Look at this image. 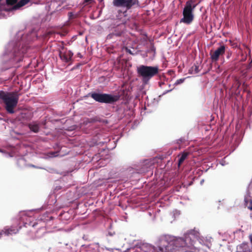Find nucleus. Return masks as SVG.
I'll use <instances>...</instances> for the list:
<instances>
[{
  "instance_id": "obj_11",
  "label": "nucleus",
  "mask_w": 252,
  "mask_h": 252,
  "mask_svg": "<svg viewBox=\"0 0 252 252\" xmlns=\"http://www.w3.org/2000/svg\"><path fill=\"white\" fill-rule=\"evenodd\" d=\"M30 0H21L13 7V9H18L19 8L25 5L29 2Z\"/></svg>"
},
{
  "instance_id": "obj_7",
  "label": "nucleus",
  "mask_w": 252,
  "mask_h": 252,
  "mask_svg": "<svg viewBox=\"0 0 252 252\" xmlns=\"http://www.w3.org/2000/svg\"><path fill=\"white\" fill-rule=\"evenodd\" d=\"M138 2L137 0H113V4L116 6L125 7L130 8Z\"/></svg>"
},
{
  "instance_id": "obj_23",
  "label": "nucleus",
  "mask_w": 252,
  "mask_h": 252,
  "mask_svg": "<svg viewBox=\"0 0 252 252\" xmlns=\"http://www.w3.org/2000/svg\"><path fill=\"white\" fill-rule=\"evenodd\" d=\"M246 57L245 59H243L242 61H246Z\"/></svg>"
},
{
  "instance_id": "obj_18",
  "label": "nucleus",
  "mask_w": 252,
  "mask_h": 252,
  "mask_svg": "<svg viewBox=\"0 0 252 252\" xmlns=\"http://www.w3.org/2000/svg\"><path fill=\"white\" fill-rule=\"evenodd\" d=\"M247 69H252V58L251 62H250L249 64L247 65Z\"/></svg>"
},
{
  "instance_id": "obj_2",
  "label": "nucleus",
  "mask_w": 252,
  "mask_h": 252,
  "mask_svg": "<svg viewBox=\"0 0 252 252\" xmlns=\"http://www.w3.org/2000/svg\"><path fill=\"white\" fill-rule=\"evenodd\" d=\"M19 95L17 92L0 91V103H3L7 112L10 114L14 113V109L17 106Z\"/></svg>"
},
{
  "instance_id": "obj_17",
  "label": "nucleus",
  "mask_w": 252,
  "mask_h": 252,
  "mask_svg": "<svg viewBox=\"0 0 252 252\" xmlns=\"http://www.w3.org/2000/svg\"><path fill=\"white\" fill-rule=\"evenodd\" d=\"M125 50L126 51V53H128L130 55H133V53L132 52V51L129 49H128L127 47H125Z\"/></svg>"
},
{
  "instance_id": "obj_5",
  "label": "nucleus",
  "mask_w": 252,
  "mask_h": 252,
  "mask_svg": "<svg viewBox=\"0 0 252 252\" xmlns=\"http://www.w3.org/2000/svg\"><path fill=\"white\" fill-rule=\"evenodd\" d=\"M192 1H187L183 11V18L180 20V23H184L187 24H190L194 19L193 11L196 5H192Z\"/></svg>"
},
{
  "instance_id": "obj_4",
  "label": "nucleus",
  "mask_w": 252,
  "mask_h": 252,
  "mask_svg": "<svg viewBox=\"0 0 252 252\" xmlns=\"http://www.w3.org/2000/svg\"><path fill=\"white\" fill-rule=\"evenodd\" d=\"M91 96L96 101L100 103H113L119 100V95H112L107 94L92 93Z\"/></svg>"
},
{
  "instance_id": "obj_12",
  "label": "nucleus",
  "mask_w": 252,
  "mask_h": 252,
  "mask_svg": "<svg viewBox=\"0 0 252 252\" xmlns=\"http://www.w3.org/2000/svg\"><path fill=\"white\" fill-rule=\"evenodd\" d=\"M30 129L33 132L37 133L39 131V126L36 123H32L29 125Z\"/></svg>"
},
{
  "instance_id": "obj_8",
  "label": "nucleus",
  "mask_w": 252,
  "mask_h": 252,
  "mask_svg": "<svg viewBox=\"0 0 252 252\" xmlns=\"http://www.w3.org/2000/svg\"><path fill=\"white\" fill-rule=\"evenodd\" d=\"M18 230L14 227H5L0 232V236L4 235L5 236H9L15 234L18 232Z\"/></svg>"
},
{
  "instance_id": "obj_15",
  "label": "nucleus",
  "mask_w": 252,
  "mask_h": 252,
  "mask_svg": "<svg viewBox=\"0 0 252 252\" xmlns=\"http://www.w3.org/2000/svg\"><path fill=\"white\" fill-rule=\"evenodd\" d=\"M17 1V0H6V4L12 5L16 3Z\"/></svg>"
},
{
  "instance_id": "obj_3",
  "label": "nucleus",
  "mask_w": 252,
  "mask_h": 252,
  "mask_svg": "<svg viewBox=\"0 0 252 252\" xmlns=\"http://www.w3.org/2000/svg\"><path fill=\"white\" fill-rule=\"evenodd\" d=\"M137 73L141 77L145 85L148 84L150 80L158 73L159 68L157 66H152L141 65L137 69Z\"/></svg>"
},
{
  "instance_id": "obj_20",
  "label": "nucleus",
  "mask_w": 252,
  "mask_h": 252,
  "mask_svg": "<svg viewBox=\"0 0 252 252\" xmlns=\"http://www.w3.org/2000/svg\"><path fill=\"white\" fill-rule=\"evenodd\" d=\"M248 208L251 210H252V200H251L249 202V206H248Z\"/></svg>"
},
{
  "instance_id": "obj_6",
  "label": "nucleus",
  "mask_w": 252,
  "mask_h": 252,
  "mask_svg": "<svg viewBox=\"0 0 252 252\" xmlns=\"http://www.w3.org/2000/svg\"><path fill=\"white\" fill-rule=\"evenodd\" d=\"M225 49L226 46L222 44L218 47L216 50H211L210 52V55L212 61L213 62H216L218 61L220 57L224 54Z\"/></svg>"
},
{
  "instance_id": "obj_19",
  "label": "nucleus",
  "mask_w": 252,
  "mask_h": 252,
  "mask_svg": "<svg viewBox=\"0 0 252 252\" xmlns=\"http://www.w3.org/2000/svg\"><path fill=\"white\" fill-rule=\"evenodd\" d=\"M198 68L199 67L197 65H194V66L192 67V69H194V71L195 72V73H198L199 72Z\"/></svg>"
},
{
  "instance_id": "obj_21",
  "label": "nucleus",
  "mask_w": 252,
  "mask_h": 252,
  "mask_svg": "<svg viewBox=\"0 0 252 252\" xmlns=\"http://www.w3.org/2000/svg\"><path fill=\"white\" fill-rule=\"evenodd\" d=\"M245 205H247V204L248 203V201L246 199H245Z\"/></svg>"
},
{
  "instance_id": "obj_14",
  "label": "nucleus",
  "mask_w": 252,
  "mask_h": 252,
  "mask_svg": "<svg viewBox=\"0 0 252 252\" xmlns=\"http://www.w3.org/2000/svg\"><path fill=\"white\" fill-rule=\"evenodd\" d=\"M116 35L114 33V32H111L107 36V37H106V39L107 40H110V39H115L116 38Z\"/></svg>"
},
{
  "instance_id": "obj_13",
  "label": "nucleus",
  "mask_w": 252,
  "mask_h": 252,
  "mask_svg": "<svg viewBox=\"0 0 252 252\" xmlns=\"http://www.w3.org/2000/svg\"><path fill=\"white\" fill-rule=\"evenodd\" d=\"M189 152H184L182 154V155H181V157L179 158V160H178L179 166H180V165L182 164V163L186 159V158L189 156Z\"/></svg>"
},
{
  "instance_id": "obj_9",
  "label": "nucleus",
  "mask_w": 252,
  "mask_h": 252,
  "mask_svg": "<svg viewBox=\"0 0 252 252\" xmlns=\"http://www.w3.org/2000/svg\"><path fill=\"white\" fill-rule=\"evenodd\" d=\"M59 56L61 59L65 62H69L73 56V53L70 51H65V52H62L60 51Z\"/></svg>"
},
{
  "instance_id": "obj_1",
  "label": "nucleus",
  "mask_w": 252,
  "mask_h": 252,
  "mask_svg": "<svg viewBox=\"0 0 252 252\" xmlns=\"http://www.w3.org/2000/svg\"><path fill=\"white\" fill-rule=\"evenodd\" d=\"M199 233L191 230L182 237L176 238L168 235L161 236L158 239V247L153 248L152 252H171L174 250L182 252H198L197 241Z\"/></svg>"
},
{
  "instance_id": "obj_16",
  "label": "nucleus",
  "mask_w": 252,
  "mask_h": 252,
  "mask_svg": "<svg viewBox=\"0 0 252 252\" xmlns=\"http://www.w3.org/2000/svg\"><path fill=\"white\" fill-rule=\"evenodd\" d=\"M184 81H185V78L178 79V80H177L176 81V82H175V84H176V85H179V84H181V83H183Z\"/></svg>"
},
{
  "instance_id": "obj_22",
  "label": "nucleus",
  "mask_w": 252,
  "mask_h": 252,
  "mask_svg": "<svg viewBox=\"0 0 252 252\" xmlns=\"http://www.w3.org/2000/svg\"><path fill=\"white\" fill-rule=\"evenodd\" d=\"M250 239L251 243H252V235L250 236Z\"/></svg>"
},
{
  "instance_id": "obj_10",
  "label": "nucleus",
  "mask_w": 252,
  "mask_h": 252,
  "mask_svg": "<svg viewBox=\"0 0 252 252\" xmlns=\"http://www.w3.org/2000/svg\"><path fill=\"white\" fill-rule=\"evenodd\" d=\"M124 29V25H118L111 30L112 32H114L116 37H120L122 35Z\"/></svg>"
}]
</instances>
